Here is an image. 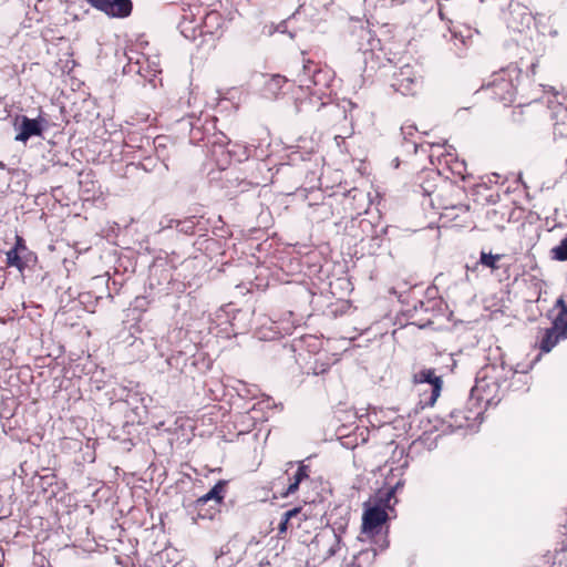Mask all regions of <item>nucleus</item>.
I'll use <instances>...</instances> for the list:
<instances>
[{"instance_id":"obj_2","label":"nucleus","mask_w":567,"mask_h":567,"mask_svg":"<svg viewBox=\"0 0 567 567\" xmlns=\"http://www.w3.org/2000/svg\"><path fill=\"white\" fill-rule=\"evenodd\" d=\"M334 75L330 69L318 68L313 62L303 64L302 72L298 75V82L300 87L309 91L311 97L310 102L316 97L321 101V106H326L328 103L324 99H328L331 94V84Z\"/></svg>"},{"instance_id":"obj_16","label":"nucleus","mask_w":567,"mask_h":567,"mask_svg":"<svg viewBox=\"0 0 567 567\" xmlns=\"http://www.w3.org/2000/svg\"><path fill=\"white\" fill-rule=\"evenodd\" d=\"M307 478H309V466L305 465V464H300L298 466V470L295 473L290 484L288 485L286 491L281 493V496L288 497L289 495L295 494L298 491L301 482Z\"/></svg>"},{"instance_id":"obj_15","label":"nucleus","mask_w":567,"mask_h":567,"mask_svg":"<svg viewBox=\"0 0 567 567\" xmlns=\"http://www.w3.org/2000/svg\"><path fill=\"white\" fill-rule=\"evenodd\" d=\"M233 157L238 162H243L249 157V151L246 146H241L237 143L231 144V148L227 150L225 157L217 158V164L220 167H225Z\"/></svg>"},{"instance_id":"obj_30","label":"nucleus","mask_w":567,"mask_h":567,"mask_svg":"<svg viewBox=\"0 0 567 567\" xmlns=\"http://www.w3.org/2000/svg\"><path fill=\"white\" fill-rule=\"evenodd\" d=\"M451 37L454 40V45L456 47L457 50L460 49L458 42L463 47L466 45V41H465L464 37H458L455 32H451Z\"/></svg>"},{"instance_id":"obj_20","label":"nucleus","mask_w":567,"mask_h":567,"mask_svg":"<svg viewBox=\"0 0 567 567\" xmlns=\"http://www.w3.org/2000/svg\"><path fill=\"white\" fill-rule=\"evenodd\" d=\"M229 145H231V143L226 135L219 134L214 137V141L212 142V155L215 157L216 161L217 158H219V155L221 156V158L225 157V148Z\"/></svg>"},{"instance_id":"obj_27","label":"nucleus","mask_w":567,"mask_h":567,"mask_svg":"<svg viewBox=\"0 0 567 567\" xmlns=\"http://www.w3.org/2000/svg\"><path fill=\"white\" fill-rule=\"evenodd\" d=\"M555 134L567 136V123L565 121H563L561 123L557 121L555 123Z\"/></svg>"},{"instance_id":"obj_3","label":"nucleus","mask_w":567,"mask_h":567,"mask_svg":"<svg viewBox=\"0 0 567 567\" xmlns=\"http://www.w3.org/2000/svg\"><path fill=\"white\" fill-rule=\"evenodd\" d=\"M520 75V69L515 64H509L493 73L491 81L482 89L489 92L491 97L494 100L508 105L515 100Z\"/></svg>"},{"instance_id":"obj_5","label":"nucleus","mask_w":567,"mask_h":567,"mask_svg":"<svg viewBox=\"0 0 567 567\" xmlns=\"http://www.w3.org/2000/svg\"><path fill=\"white\" fill-rule=\"evenodd\" d=\"M391 86L402 95H415L422 86V76L415 66L404 64L392 73Z\"/></svg>"},{"instance_id":"obj_1","label":"nucleus","mask_w":567,"mask_h":567,"mask_svg":"<svg viewBox=\"0 0 567 567\" xmlns=\"http://www.w3.org/2000/svg\"><path fill=\"white\" fill-rule=\"evenodd\" d=\"M223 27L224 19L216 10H208L200 3L188 4L183 9L181 28L186 38H195L197 29L200 35H218Z\"/></svg>"},{"instance_id":"obj_31","label":"nucleus","mask_w":567,"mask_h":567,"mask_svg":"<svg viewBox=\"0 0 567 567\" xmlns=\"http://www.w3.org/2000/svg\"><path fill=\"white\" fill-rule=\"evenodd\" d=\"M486 388H489V384L485 381V379H483L476 381V385L474 389L476 391H485Z\"/></svg>"},{"instance_id":"obj_35","label":"nucleus","mask_w":567,"mask_h":567,"mask_svg":"<svg viewBox=\"0 0 567 567\" xmlns=\"http://www.w3.org/2000/svg\"><path fill=\"white\" fill-rule=\"evenodd\" d=\"M558 104H559V107H558V110L555 112L556 116H558V115H560V114H561V115L567 114V106H566V107H561V103H560V102H558Z\"/></svg>"},{"instance_id":"obj_28","label":"nucleus","mask_w":567,"mask_h":567,"mask_svg":"<svg viewBox=\"0 0 567 567\" xmlns=\"http://www.w3.org/2000/svg\"><path fill=\"white\" fill-rule=\"evenodd\" d=\"M415 130L416 128L414 125H403L401 127V133H402L404 140H408L410 136H412L414 134Z\"/></svg>"},{"instance_id":"obj_22","label":"nucleus","mask_w":567,"mask_h":567,"mask_svg":"<svg viewBox=\"0 0 567 567\" xmlns=\"http://www.w3.org/2000/svg\"><path fill=\"white\" fill-rule=\"evenodd\" d=\"M501 258L502 255H493L491 252L482 251L480 256V262L483 266L491 268L492 270H496L499 268L497 262L501 260Z\"/></svg>"},{"instance_id":"obj_23","label":"nucleus","mask_w":567,"mask_h":567,"mask_svg":"<svg viewBox=\"0 0 567 567\" xmlns=\"http://www.w3.org/2000/svg\"><path fill=\"white\" fill-rule=\"evenodd\" d=\"M10 250H16V252L24 254L27 256H35L25 245V241L22 237L16 236V243Z\"/></svg>"},{"instance_id":"obj_8","label":"nucleus","mask_w":567,"mask_h":567,"mask_svg":"<svg viewBox=\"0 0 567 567\" xmlns=\"http://www.w3.org/2000/svg\"><path fill=\"white\" fill-rule=\"evenodd\" d=\"M95 9L113 18H125L132 12L131 0H86Z\"/></svg>"},{"instance_id":"obj_17","label":"nucleus","mask_w":567,"mask_h":567,"mask_svg":"<svg viewBox=\"0 0 567 567\" xmlns=\"http://www.w3.org/2000/svg\"><path fill=\"white\" fill-rule=\"evenodd\" d=\"M377 557L375 548H365L360 550L351 560L353 567H371Z\"/></svg>"},{"instance_id":"obj_6","label":"nucleus","mask_w":567,"mask_h":567,"mask_svg":"<svg viewBox=\"0 0 567 567\" xmlns=\"http://www.w3.org/2000/svg\"><path fill=\"white\" fill-rule=\"evenodd\" d=\"M386 519L388 513L381 506L375 505L367 508L362 516L361 534L367 537L379 535L381 533L382 525L386 522Z\"/></svg>"},{"instance_id":"obj_25","label":"nucleus","mask_w":567,"mask_h":567,"mask_svg":"<svg viewBox=\"0 0 567 567\" xmlns=\"http://www.w3.org/2000/svg\"><path fill=\"white\" fill-rule=\"evenodd\" d=\"M555 563L559 566L567 567V546H564L556 553Z\"/></svg>"},{"instance_id":"obj_29","label":"nucleus","mask_w":567,"mask_h":567,"mask_svg":"<svg viewBox=\"0 0 567 567\" xmlns=\"http://www.w3.org/2000/svg\"><path fill=\"white\" fill-rule=\"evenodd\" d=\"M177 358L173 354V355H169L165 359V367L161 368V371L162 372H165L167 371L169 368L174 367L175 365V360Z\"/></svg>"},{"instance_id":"obj_33","label":"nucleus","mask_w":567,"mask_h":567,"mask_svg":"<svg viewBox=\"0 0 567 567\" xmlns=\"http://www.w3.org/2000/svg\"><path fill=\"white\" fill-rule=\"evenodd\" d=\"M399 487H401L400 483H398L394 487H392L391 489L388 491V493H386L388 501L395 494V492Z\"/></svg>"},{"instance_id":"obj_26","label":"nucleus","mask_w":567,"mask_h":567,"mask_svg":"<svg viewBox=\"0 0 567 567\" xmlns=\"http://www.w3.org/2000/svg\"><path fill=\"white\" fill-rule=\"evenodd\" d=\"M178 227H179L178 230L181 233L192 234L193 230H194L195 224H194V221L192 219H187V220L181 221Z\"/></svg>"},{"instance_id":"obj_39","label":"nucleus","mask_w":567,"mask_h":567,"mask_svg":"<svg viewBox=\"0 0 567 567\" xmlns=\"http://www.w3.org/2000/svg\"><path fill=\"white\" fill-rule=\"evenodd\" d=\"M334 138L338 141L339 138H342V137L340 135H336Z\"/></svg>"},{"instance_id":"obj_24","label":"nucleus","mask_w":567,"mask_h":567,"mask_svg":"<svg viewBox=\"0 0 567 567\" xmlns=\"http://www.w3.org/2000/svg\"><path fill=\"white\" fill-rule=\"evenodd\" d=\"M181 224V220H177V219H174V218H171V217H163L159 221V231L164 230V229H168V228H172L174 226L178 227Z\"/></svg>"},{"instance_id":"obj_40","label":"nucleus","mask_w":567,"mask_h":567,"mask_svg":"<svg viewBox=\"0 0 567 567\" xmlns=\"http://www.w3.org/2000/svg\"><path fill=\"white\" fill-rule=\"evenodd\" d=\"M0 567H2V564L0 563Z\"/></svg>"},{"instance_id":"obj_4","label":"nucleus","mask_w":567,"mask_h":567,"mask_svg":"<svg viewBox=\"0 0 567 567\" xmlns=\"http://www.w3.org/2000/svg\"><path fill=\"white\" fill-rule=\"evenodd\" d=\"M227 481H218L209 492L198 497L193 504V511L196 513L194 520L212 519L215 515L217 506L223 503L225 497Z\"/></svg>"},{"instance_id":"obj_38","label":"nucleus","mask_w":567,"mask_h":567,"mask_svg":"<svg viewBox=\"0 0 567 567\" xmlns=\"http://www.w3.org/2000/svg\"><path fill=\"white\" fill-rule=\"evenodd\" d=\"M0 168H4V164L0 162Z\"/></svg>"},{"instance_id":"obj_11","label":"nucleus","mask_w":567,"mask_h":567,"mask_svg":"<svg viewBox=\"0 0 567 567\" xmlns=\"http://www.w3.org/2000/svg\"><path fill=\"white\" fill-rule=\"evenodd\" d=\"M6 264L8 267L17 268L21 274L37 261V256H27L24 254L16 252V250H8Z\"/></svg>"},{"instance_id":"obj_34","label":"nucleus","mask_w":567,"mask_h":567,"mask_svg":"<svg viewBox=\"0 0 567 567\" xmlns=\"http://www.w3.org/2000/svg\"><path fill=\"white\" fill-rule=\"evenodd\" d=\"M306 519V516H302L301 514L293 518V524H295V527H300L301 525V522Z\"/></svg>"},{"instance_id":"obj_36","label":"nucleus","mask_w":567,"mask_h":567,"mask_svg":"<svg viewBox=\"0 0 567 567\" xmlns=\"http://www.w3.org/2000/svg\"><path fill=\"white\" fill-rule=\"evenodd\" d=\"M439 16L442 20L445 19V11H444V8L441 3H439Z\"/></svg>"},{"instance_id":"obj_12","label":"nucleus","mask_w":567,"mask_h":567,"mask_svg":"<svg viewBox=\"0 0 567 567\" xmlns=\"http://www.w3.org/2000/svg\"><path fill=\"white\" fill-rule=\"evenodd\" d=\"M556 306L560 308V311L553 321L550 329L555 331L560 338H567V305L561 298L557 299Z\"/></svg>"},{"instance_id":"obj_21","label":"nucleus","mask_w":567,"mask_h":567,"mask_svg":"<svg viewBox=\"0 0 567 567\" xmlns=\"http://www.w3.org/2000/svg\"><path fill=\"white\" fill-rule=\"evenodd\" d=\"M291 317H292V312H288L287 319H282L280 321L274 322L277 333L282 334V336L292 333L296 326H295V322L290 319Z\"/></svg>"},{"instance_id":"obj_18","label":"nucleus","mask_w":567,"mask_h":567,"mask_svg":"<svg viewBox=\"0 0 567 567\" xmlns=\"http://www.w3.org/2000/svg\"><path fill=\"white\" fill-rule=\"evenodd\" d=\"M301 507L291 508L282 514V518L278 525V535L285 534L289 528H293V518L300 515Z\"/></svg>"},{"instance_id":"obj_32","label":"nucleus","mask_w":567,"mask_h":567,"mask_svg":"<svg viewBox=\"0 0 567 567\" xmlns=\"http://www.w3.org/2000/svg\"><path fill=\"white\" fill-rule=\"evenodd\" d=\"M147 62H148V66L151 68L153 74H156V73L161 72V70L158 68V64H157V62L155 60H153V61L147 60Z\"/></svg>"},{"instance_id":"obj_10","label":"nucleus","mask_w":567,"mask_h":567,"mask_svg":"<svg viewBox=\"0 0 567 567\" xmlns=\"http://www.w3.org/2000/svg\"><path fill=\"white\" fill-rule=\"evenodd\" d=\"M414 380L416 383L429 384L431 386V395L427 404H434L442 390V379L435 374L433 369H424L414 375Z\"/></svg>"},{"instance_id":"obj_14","label":"nucleus","mask_w":567,"mask_h":567,"mask_svg":"<svg viewBox=\"0 0 567 567\" xmlns=\"http://www.w3.org/2000/svg\"><path fill=\"white\" fill-rule=\"evenodd\" d=\"M287 80L285 76L279 74L271 75L264 84V96L267 99H276L280 94Z\"/></svg>"},{"instance_id":"obj_19","label":"nucleus","mask_w":567,"mask_h":567,"mask_svg":"<svg viewBox=\"0 0 567 567\" xmlns=\"http://www.w3.org/2000/svg\"><path fill=\"white\" fill-rule=\"evenodd\" d=\"M560 340H564V338H560V336L550 328L545 329L539 342V348L543 352H549Z\"/></svg>"},{"instance_id":"obj_13","label":"nucleus","mask_w":567,"mask_h":567,"mask_svg":"<svg viewBox=\"0 0 567 567\" xmlns=\"http://www.w3.org/2000/svg\"><path fill=\"white\" fill-rule=\"evenodd\" d=\"M316 544L318 546H321L322 549H324V553L322 555L323 559L332 557L340 549V539L334 533H331L328 536L322 535L320 537H317Z\"/></svg>"},{"instance_id":"obj_7","label":"nucleus","mask_w":567,"mask_h":567,"mask_svg":"<svg viewBox=\"0 0 567 567\" xmlns=\"http://www.w3.org/2000/svg\"><path fill=\"white\" fill-rule=\"evenodd\" d=\"M44 120L42 117L29 118L25 115L18 116L14 127L18 131L16 141L25 143L33 136H41L43 132Z\"/></svg>"},{"instance_id":"obj_9","label":"nucleus","mask_w":567,"mask_h":567,"mask_svg":"<svg viewBox=\"0 0 567 567\" xmlns=\"http://www.w3.org/2000/svg\"><path fill=\"white\" fill-rule=\"evenodd\" d=\"M157 348L155 340L145 334L143 337L134 338L127 347L128 354L133 360L143 361L145 360L150 351Z\"/></svg>"},{"instance_id":"obj_37","label":"nucleus","mask_w":567,"mask_h":567,"mask_svg":"<svg viewBox=\"0 0 567 567\" xmlns=\"http://www.w3.org/2000/svg\"><path fill=\"white\" fill-rule=\"evenodd\" d=\"M563 528H564V533L567 535V511H566L565 523L563 525Z\"/></svg>"}]
</instances>
